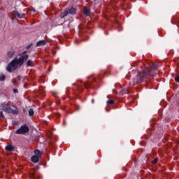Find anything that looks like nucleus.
Segmentation results:
<instances>
[{
  "label": "nucleus",
  "instance_id": "f257e3e1",
  "mask_svg": "<svg viewBox=\"0 0 179 179\" xmlns=\"http://www.w3.org/2000/svg\"><path fill=\"white\" fill-rule=\"evenodd\" d=\"M27 58H29V55L26 54V52L22 53V57L19 59H14L7 66L8 72H12V71H15L17 69L18 65H23L24 61H27Z\"/></svg>",
  "mask_w": 179,
  "mask_h": 179
},
{
  "label": "nucleus",
  "instance_id": "f03ea898",
  "mask_svg": "<svg viewBox=\"0 0 179 179\" xmlns=\"http://www.w3.org/2000/svg\"><path fill=\"white\" fill-rule=\"evenodd\" d=\"M1 107L4 113L13 114V115H17V114H19V109H17V108H15V110L11 109L10 106H9V105H8L7 103H2Z\"/></svg>",
  "mask_w": 179,
  "mask_h": 179
},
{
  "label": "nucleus",
  "instance_id": "7ed1b4c3",
  "mask_svg": "<svg viewBox=\"0 0 179 179\" xmlns=\"http://www.w3.org/2000/svg\"><path fill=\"white\" fill-rule=\"evenodd\" d=\"M41 159V152L38 150H34V155L31 157V160L33 163H38Z\"/></svg>",
  "mask_w": 179,
  "mask_h": 179
},
{
  "label": "nucleus",
  "instance_id": "20e7f679",
  "mask_svg": "<svg viewBox=\"0 0 179 179\" xmlns=\"http://www.w3.org/2000/svg\"><path fill=\"white\" fill-rule=\"evenodd\" d=\"M29 131L30 129L27 125H22L21 127L16 130L15 134L18 135H26V134H29Z\"/></svg>",
  "mask_w": 179,
  "mask_h": 179
},
{
  "label": "nucleus",
  "instance_id": "39448f33",
  "mask_svg": "<svg viewBox=\"0 0 179 179\" xmlns=\"http://www.w3.org/2000/svg\"><path fill=\"white\" fill-rule=\"evenodd\" d=\"M69 13H70V15H75V13H76V8H71L69 11H64V13L61 14V17L64 18L65 17V16H68Z\"/></svg>",
  "mask_w": 179,
  "mask_h": 179
},
{
  "label": "nucleus",
  "instance_id": "423d86ee",
  "mask_svg": "<svg viewBox=\"0 0 179 179\" xmlns=\"http://www.w3.org/2000/svg\"><path fill=\"white\" fill-rule=\"evenodd\" d=\"M141 82H142V78H141V75H138L136 79H134V83H130V85L134 86V85H136V83H141Z\"/></svg>",
  "mask_w": 179,
  "mask_h": 179
},
{
  "label": "nucleus",
  "instance_id": "0eeeda50",
  "mask_svg": "<svg viewBox=\"0 0 179 179\" xmlns=\"http://www.w3.org/2000/svg\"><path fill=\"white\" fill-rule=\"evenodd\" d=\"M13 16H17V17H19L20 19H22V17H24V13H19V12L14 10L13 11Z\"/></svg>",
  "mask_w": 179,
  "mask_h": 179
},
{
  "label": "nucleus",
  "instance_id": "6e6552de",
  "mask_svg": "<svg viewBox=\"0 0 179 179\" xmlns=\"http://www.w3.org/2000/svg\"><path fill=\"white\" fill-rule=\"evenodd\" d=\"M47 44V41L45 40L39 41L36 43V47H41V45H45Z\"/></svg>",
  "mask_w": 179,
  "mask_h": 179
},
{
  "label": "nucleus",
  "instance_id": "1a4fd4ad",
  "mask_svg": "<svg viewBox=\"0 0 179 179\" xmlns=\"http://www.w3.org/2000/svg\"><path fill=\"white\" fill-rule=\"evenodd\" d=\"M13 149H15V147H13V145H8L6 146V150H7L8 152H12Z\"/></svg>",
  "mask_w": 179,
  "mask_h": 179
},
{
  "label": "nucleus",
  "instance_id": "9d476101",
  "mask_svg": "<svg viewBox=\"0 0 179 179\" xmlns=\"http://www.w3.org/2000/svg\"><path fill=\"white\" fill-rule=\"evenodd\" d=\"M149 72H150V69L147 68L144 71V76H150V74H149Z\"/></svg>",
  "mask_w": 179,
  "mask_h": 179
},
{
  "label": "nucleus",
  "instance_id": "9b49d317",
  "mask_svg": "<svg viewBox=\"0 0 179 179\" xmlns=\"http://www.w3.org/2000/svg\"><path fill=\"white\" fill-rule=\"evenodd\" d=\"M90 13V9L87 8L84 9V15L85 16H89Z\"/></svg>",
  "mask_w": 179,
  "mask_h": 179
},
{
  "label": "nucleus",
  "instance_id": "f8f14e48",
  "mask_svg": "<svg viewBox=\"0 0 179 179\" xmlns=\"http://www.w3.org/2000/svg\"><path fill=\"white\" fill-rule=\"evenodd\" d=\"M7 55H8V57H9L10 58V57H12L13 55H15V52L10 51L8 52Z\"/></svg>",
  "mask_w": 179,
  "mask_h": 179
},
{
  "label": "nucleus",
  "instance_id": "ddd939ff",
  "mask_svg": "<svg viewBox=\"0 0 179 179\" xmlns=\"http://www.w3.org/2000/svg\"><path fill=\"white\" fill-rule=\"evenodd\" d=\"M107 104L109 106H113V104H114V100L110 99V100L107 101Z\"/></svg>",
  "mask_w": 179,
  "mask_h": 179
},
{
  "label": "nucleus",
  "instance_id": "4468645a",
  "mask_svg": "<svg viewBox=\"0 0 179 179\" xmlns=\"http://www.w3.org/2000/svg\"><path fill=\"white\" fill-rule=\"evenodd\" d=\"M29 115H34V110H33V108L29 109Z\"/></svg>",
  "mask_w": 179,
  "mask_h": 179
},
{
  "label": "nucleus",
  "instance_id": "2eb2a0df",
  "mask_svg": "<svg viewBox=\"0 0 179 179\" xmlns=\"http://www.w3.org/2000/svg\"><path fill=\"white\" fill-rule=\"evenodd\" d=\"M6 79V77L3 74H0V80L3 81Z\"/></svg>",
  "mask_w": 179,
  "mask_h": 179
},
{
  "label": "nucleus",
  "instance_id": "dca6fc26",
  "mask_svg": "<svg viewBox=\"0 0 179 179\" xmlns=\"http://www.w3.org/2000/svg\"><path fill=\"white\" fill-rule=\"evenodd\" d=\"M31 64H33V62H31V60H28L27 65V66H31Z\"/></svg>",
  "mask_w": 179,
  "mask_h": 179
},
{
  "label": "nucleus",
  "instance_id": "f3484780",
  "mask_svg": "<svg viewBox=\"0 0 179 179\" xmlns=\"http://www.w3.org/2000/svg\"><path fill=\"white\" fill-rule=\"evenodd\" d=\"M158 160H159V159L155 158L154 160L152 161V164H156V163H157Z\"/></svg>",
  "mask_w": 179,
  "mask_h": 179
},
{
  "label": "nucleus",
  "instance_id": "a211bd4d",
  "mask_svg": "<svg viewBox=\"0 0 179 179\" xmlns=\"http://www.w3.org/2000/svg\"><path fill=\"white\" fill-rule=\"evenodd\" d=\"M0 117L1 118H5V116L3 115V112H0Z\"/></svg>",
  "mask_w": 179,
  "mask_h": 179
},
{
  "label": "nucleus",
  "instance_id": "6ab92c4d",
  "mask_svg": "<svg viewBox=\"0 0 179 179\" xmlns=\"http://www.w3.org/2000/svg\"><path fill=\"white\" fill-rule=\"evenodd\" d=\"M175 80H176V82H179V76H178L175 78Z\"/></svg>",
  "mask_w": 179,
  "mask_h": 179
},
{
  "label": "nucleus",
  "instance_id": "aec40b11",
  "mask_svg": "<svg viewBox=\"0 0 179 179\" xmlns=\"http://www.w3.org/2000/svg\"><path fill=\"white\" fill-rule=\"evenodd\" d=\"M13 92H14V93H17L18 92L17 90H16V89L13 90Z\"/></svg>",
  "mask_w": 179,
  "mask_h": 179
}]
</instances>
